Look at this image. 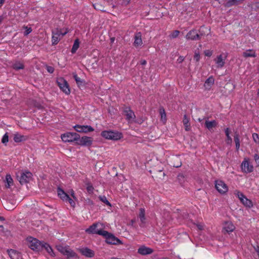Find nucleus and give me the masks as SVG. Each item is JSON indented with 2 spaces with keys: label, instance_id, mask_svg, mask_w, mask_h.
Instances as JSON below:
<instances>
[{
  "label": "nucleus",
  "instance_id": "obj_49",
  "mask_svg": "<svg viewBox=\"0 0 259 259\" xmlns=\"http://www.w3.org/2000/svg\"><path fill=\"white\" fill-rule=\"evenodd\" d=\"M47 70L49 73H53V72L54 71V68L52 66H47Z\"/></svg>",
  "mask_w": 259,
  "mask_h": 259
},
{
  "label": "nucleus",
  "instance_id": "obj_1",
  "mask_svg": "<svg viewBox=\"0 0 259 259\" xmlns=\"http://www.w3.org/2000/svg\"><path fill=\"white\" fill-rule=\"evenodd\" d=\"M101 136L105 139L112 141L119 140L123 137L121 133L112 130L102 131Z\"/></svg>",
  "mask_w": 259,
  "mask_h": 259
},
{
  "label": "nucleus",
  "instance_id": "obj_30",
  "mask_svg": "<svg viewBox=\"0 0 259 259\" xmlns=\"http://www.w3.org/2000/svg\"><path fill=\"white\" fill-rule=\"evenodd\" d=\"M5 182L6 183L5 186L7 188H10V187L13 186L14 184L13 180L9 174H7L6 175Z\"/></svg>",
  "mask_w": 259,
  "mask_h": 259
},
{
  "label": "nucleus",
  "instance_id": "obj_60",
  "mask_svg": "<svg viewBox=\"0 0 259 259\" xmlns=\"http://www.w3.org/2000/svg\"><path fill=\"white\" fill-rule=\"evenodd\" d=\"M0 227L3 228V226H0Z\"/></svg>",
  "mask_w": 259,
  "mask_h": 259
},
{
  "label": "nucleus",
  "instance_id": "obj_25",
  "mask_svg": "<svg viewBox=\"0 0 259 259\" xmlns=\"http://www.w3.org/2000/svg\"><path fill=\"white\" fill-rule=\"evenodd\" d=\"M242 56L245 58L252 57L254 58L256 56L255 51L253 49H249L244 51L242 53Z\"/></svg>",
  "mask_w": 259,
  "mask_h": 259
},
{
  "label": "nucleus",
  "instance_id": "obj_5",
  "mask_svg": "<svg viewBox=\"0 0 259 259\" xmlns=\"http://www.w3.org/2000/svg\"><path fill=\"white\" fill-rule=\"evenodd\" d=\"M79 135L76 133L67 132L61 136L62 140L65 143L77 142L79 139Z\"/></svg>",
  "mask_w": 259,
  "mask_h": 259
},
{
  "label": "nucleus",
  "instance_id": "obj_59",
  "mask_svg": "<svg viewBox=\"0 0 259 259\" xmlns=\"http://www.w3.org/2000/svg\"><path fill=\"white\" fill-rule=\"evenodd\" d=\"M2 18L1 17H0V22L2 21Z\"/></svg>",
  "mask_w": 259,
  "mask_h": 259
},
{
  "label": "nucleus",
  "instance_id": "obj_12",
  "mask_svg": "<svg viewBox=\"0 0 259 259\" xmlns=\"http://www.w3.org/2000/svg\"><path fill=\"white\" fill-rule=\"evenodd\" d=\"M18 180L21 184H24L29 182L32 179V174L29 171H25L21 172L20 176H17Z\"/></svg>",
  "mask_w": 259,
  "mask_h": 259
},
{
  "label": "nucleus",
  "instance_id": "obj_28",
  "mask_svg": "<svg viewBox=\"0 0 259 259\" xmlns=\"http://www.w3.org/2000/svg\"><path fill=\"white\" fill-rule=\"evenodd\" d=\"M57 194L59 198L64 201L66 200V199H67L68 198L69 195L66 192H65V191L63 189H62L60 188H58Z\"/></svg>",
  "mask_w": 259,
  "mask_h": 259
},
{
  "label": "nucleus",
  "instance_id": "obj_54",
  "mask_svg": "<svg viewBox=\"0 0 259 259\" xmlns=\"http://www.w3.org/2000/svg\"><path fill=\"white\" fill-rule=\"evenodd\" d=\"M140 63L142 65H145L147 64V61L145 60H141Z\"/></svg>",
  "mask_w": 259,
  "mask_h": 259
},
{
  "label": "nucleus",
  "instance_id": "obj_11",
  "mask_svg": "<svg viewBox=\"0 0 259 259\" xmlns=\"http://www.w3.org/2000/svg\"><path fill=\"white\" fill-rule=\"evenodd\" d=\"M215 188L218 192L222 195L226 194L229 190L227 185L222 180L215 181Z\"/></svg>",
  "mask_w": 259,
  "mask_h": 259
},
{
  "label": "nucleus",
  "instance_id": "obj_15",
  "mask_svg": "<svg viewBox=\"0 0 259 259\" xmlns=\"http://www.w3.org/2000/svg\"><path fill=\"white\" fill-rule=\"evenodd\" d=\"M73 128L78 133H88L94 131V128L90 125H81L76 124L73 126Z\"/></svg>",
  "mask_w": 259,
  "mask_h": 259
},
{
  "label": "nucleus",
  "instance_id": "obj_45",
  "mask_svg": "<svg viewBox=\"0 0 259 259\" xmlns=\"http://www.w3.org/2000/svg\"><path fill=\"white\" fill-rule=\"evenodd\" d=\"M73 77L77 84L81 83V79L77 76L76 73L73 74Z\"/></svg>",
  "mask_w": 259,
  "mask_h": 259
},
{
  "label": "nucleus",
  "instance_id": "obj_8",
  "mask_svg": "<svg viewBox=\"0 0 259 259\" xmlns=\"http://www.w3.org/2000/svg\"><path fill=\"white\" fill-rule=\"evenodd\" d=\"M104 233V235H102V236L104 237L106 239V242L108 244H122V242L117 238L115 237L112 234L106 231H105Z\"/></svg>",
  "mask_w": 259,
  "mask_h": 259
},
{
  "label": "nucleus",
  "instance_id": "obj_37",
  "mask_svg": "<svg viewBox=\"0 0 259 259\" xmlns=\"http://www.w3.org/2000/svg\"><path fill=\"white\" fill-rule=\"evenodd\" d=\"M22 28V29L25 30V31L23 32V34L24 36H27V35L30 34L32 31L31 27H28V26L23 25Z\"/></svg>",
  "mask_w": 259,
  "mask_h": 259
},
{
  "label": "nucleus",
  "instance_id": "obj_20",
  "mask_svg": "<svg viewBox=\"0 0 259 259\" xmlns=\"http://www.w3.org/2000/svg\"><path fill=\"white\" fill-rule=\"evenodd\" d=\"M153 251L152 249L145 246L140 247L138 250V252L141 255L150 254H151Z\"/></svg>",
  "mask_w": 259,
  "mask_h": 259
},
{
  "label": "nucleus",
  "instance_id": "obj_46",
  "mask_svg": "<svg viewBox=\"0 0 259 259\" xmlns=\"http://www.w3.org/2000/svg\"><path fill=\"white\" fill-rule=\"evenodd\" d=\"M200 59V56L199 53H195L194 56V59L196 62H199Z\"/></svg>",
  "mask_w": 259,
  "mask_h": 259
},
{
  "label": "nucleus",
  "instance_id": "obj_13",
  "mask_svg": "<svg viewBox=\"0 0 259 259\" xmlns=\"http://www.w3.org/2000/svg\"><path fill=\"white\" fill-rule=\"evenodd\" d=\"M241 168L242 171L245 173H250L253 171V167L252 165L250 163L248 158H244L242 161Z\"/></svg>",
  "mask_w": 259,
  "mask_h": 259
},
{
  "label": "nucleus",
  "instance_id": "obj_58",
  "mask_svg": "<svg viewBox=\"0 0 259 259\" xmlns=\"http://www.w3.org/2000/svg\"><path fill=\"white\" fill-rule=\"evenodd\" d=\"M5 218L4 217L0 216V221H5Z\"/></svg>",
  "mask_w": 259,
  "mask_h": 259
},
{
  "label": "nucleus",
  "instance_id": "obj_39",
  "mask_svg": "<svg viewBox=\"0 0 259 259\" xmlns=\"http://www.w3.org/2000/svg\"><path fill=\"white\" fill-rule=\"evenodd\" d=\"M180 33V32L179 30H174L171 32L169 36L170 38H175L179 36Z\"/></svg>",
  "mask_w": 259,
  "mask_h": 259
},
{
  "label": "nucleus",
  "instance_id": "obj_35",
  "mask_svg": "<svg viewBox=\"0 0 259 259\" xmlns=\"http://www.w3.org/2000/svg\"><path fill=\"white\" fill-rule=\"evenodd\" d=\"M225 133L226 136L227 137V144H231L232 142V139L231 136H230V129L228 127L226 128L225 130Z\"/></svg>",
  "mask_w": 259,
  "mask_h": 259
},
{
  "label": "nucleus",
  "instance_id": "obj_2",
  "mask_svg": "<svg viewBox=\"0 0 259 259\" xmlns=\"http://www.w3.org/2000/svg\"><path fill=\"white\" fill-rule=\"evenodd\" d=\"M104 226L100 223L93 224L89 228L85 230V232L89 234H98L102 236L104 235L105 230H104Z\"/></svg>",
  "mask_w": 259,
  "mask_h": 259
},
{
  "label": "nucleus",
  "instance_id": "obj_29",
  "mask_svg": "<svg viewBox=\"0 0 259 259\" xmlns=\"http://www.w3.org/2000/svg\"><path fill=\"white\" fill-rule=\"evenodd\" d=\"M183 123L184 124L185 129L186 131H189L191 130V126L189 121V118L186 115L184 116Z\"/></svg>",
  "mask_w": 259,
  "mask_h": 259
},
{
  "label": "nucleus",
  "instance_id": "obj_14",
  "mask_svg": "<svg viewBox=\"0 0 259 259\" xmlns=\"http://www.w3.org/2000/svg\"><path fill=\"white\" fill-rule=\"evenodd\" d=\"M142 35L141 32H138L135 33L134 36V42L133 46L136 48H141L143 45L142 40Z\"/></svg>",
  "mask_w": 259,
  "mask_h": 259
},
{
  "label": "nucleus",
  "instance_id": "obj_18",
  "mask_svg": "<svg viewBox=\"0 0 259 259\" xmlns=\"http://www.w3.org/2000/svg\"><path fill=\"white\" fill-rule=\"evenodd\" d=\"M227 56L223 54L218 55L214 60L215 64H217V68H222L225 64V60Z\"/></svg>",
  "mask_w": 259,
  "mask_h": 259
},
{
  "label": "nucleus",
  "instance_id": "obj_23",
  "mask_svg": "<svg viewBox=\"0 0 259 259\" xmlns=\"http://www.w3.org/2000/svg\"><path fill=\"white\" fill-rule=\"evenodd\" d=\"M218 124V122L215 120H212L211 121L207 120L205 122V126L209 131H211L213 128H215L217 126Z\"/></svg>",
  "mask_w": 259,
  "mask_h": 259
},
{
  "label": "nucleus",
  "instance_id": "obj_38",
  "mask_svg": "<svg viewBox=\"0 0 259 259\" xmlns=\"http://www.w3.org/2000/svg\"><path fill=\"white\" fill-rule=\"evenodd\" d=\"M99 199L102 201L103 202V203H104L105 204H106L107 205L110 206V207H111V203L108 201V200L107 199V198L106 197V196H100L99 197Z\"/></svg>",
  "mask_w": 259,
  "mask_h": 259
},
{
  "label": "nucleus",
  "instance_id": "obj_17",
  "mask_svg": "<svg viewBox=\"0 0 259 259\" xmlns=\"http://www.w3.org/2000/svg\"><path fill=\"white\" fill-rule=\"evenodd\" d=\"M123 112L127 121H132L135 119L136 117L135 113L131 109L130 107L127 106L124 107Z\"/></svg>",
  "mask_w": 259,
  "mask_h": 259
},
{
  "label": "nucleus",
  "instance_id": "obj_34",
  "mask_svg": "<svg viewBox=\"0 0 259 259\" xmlns=\"http://www.w3.org/2000/svg\"><path fill=\"white\" fill-rule=\"evenodd\" d=\"M80 41L78 38L76 39L74 41L72 48L71 49V53L72 54H74L76 53V51L78 50L79 47Z\"/></svg>",
  "mask_w": 259,
  "mask_h": 259
},
{
  "label": "nucleus",
  "instance_id": "obj_48",
  "mask_svg": "<svg viewBox=\"0 0 259 259\" xmlns=\"http://www.w3.org/2000/svg\"><path fill=\"white\" fill-rule=\"evenodd\" d=\"M254 160H255L256 163L258 166L259 165V155L257 154H255L254 155Z\"/></svg>",
  "mask_w": 259,
  "mask_h": 259
},
{
  "label": "nucleus",
  "instance_id": "obj_42",
  "mask_svg": "<svg viewBox=\"0 0 259 259\" xmlns=\"http://www.w3.org/2000/svg\"><path fill=\"white\" fill-rule=\"evenodd\" d=\"M74 199L71 198L69 196L67 199H66V200L64 201H68L70 204V206L72 207H74L75 206V202L74 201Z\"/></svg>",
  "mask_w": 259,
  "mask_h": 259
},
{
  "label": "nucleus",
  "instance_id": "obj_27",
  "mask_svg": "<svg viewBox=\"0 0 259 259\" xmlns=\"http://www.w3.org/2000/svg\"><path fill=\"white\" fill-rule=\"evenodd\" d=\"M159 112L160 116V121L163 124H165L167 121V117L164 109L163 107H160L159 109Z\"/></svg>",
  "mask_w": 259,
  "mask_h": 259
},
{
  "label": "nucleus",
  "instance_id": "obj_44",
  "mask_svg": "<svg viewBox=\"0 0 259 259\" xmlns=\"http://www.w3.org/2000/svg\"><path fill=\"white\" fill-rule=\"evenodd\" d=\"M204 54L205 56L210 57L212 56V55L213 54V52H212V51H211L209 50H207L204 52Z\"/></svg>",
  "mask_w": 259,
  "mask_h": 259
},
{
  "label": "nucleus",
  "instance_id": "obj_47",
  "mask_svg": "<svg viewBox=\"0 0 259 259\" xmlns=\"http://www.w3.org/2000/svg\"><path fill=\"white\" fill-rule=\"evenodd\" d=\"M69 193H70L71 196L72 197L73 199H74L75 200H77V198L75 196V192L73 189H71L69 191Z\"/></svg>",
  "mask_w": 259,
  "mask_h": 259
},
{
  "label": "nucleus",
  "instance_id": "obj_24",
  "mask_svg": "<svg viewBox=\"0 0 259 259\" xmlns=\"http://www.w3.org/2000/svg\"><path fill=\"white\" fill-rule=\"evenodd\" d=\"M13 139L15 142L19 143L26 141L27 139V137L18 133H16L13 135Z\"/></svg>",
  "mask_w": 259,
  "mask_h": 259
},
{
  "label": "nucleus",
  "instance_id": "obj_51",
  "mask_svg": "<svg viewBox=\"0 0 259 259\" xmlns=\"http://www.w3.org/2000/svg\"><path fill=\"white\" fill-rule=\"evenodd\" d=\"M197 227L199 230H202L204 229V225L203 224H198L197 225Z\"/></svg>",
  "mask_w": 259,
  "mask_h": 259
},
{
  "label": "nucleus",
  "instance_id": "obj_57",
  "mask_svg": "<svg viewBox=\"0 0 259 259\" xmlns=\"http://www.w3.org/2000/svg\"><path fill=\"white\" fill-rule=\"evenodd\" d=\"M110 40L111 42H113L115 40V37H113L110 38Z\"/></svg>",
  "mask_w": 259,
  "mask_h": 259
},
{
  "label": "nucleus",
  "instance_id": "obj_21",
  "mask_svg": "<svg viewBox=\"0 0 259 259\" xmlns=\"http://www.w3.org/2000/svg\"><path fill=\"white\" fill-rule=\"evenodd\" d=\"M79 251L82 255L88 257H92L95 254L93 250L87 247L80 249Z\"/></svg>",
  "mask_w": 259,
  "mask_h": 259
},
{
  "label": "nucleus",
  "instance_id": "obj_9",
  "mask_svg": "<svg viewBox=\"0 0 259 259\" xmlns=\"http://www.w3.org/2000/svg\"><path fill=\"white\" fill-rule=\"evenodd\" d=\"M57 83L60 90L66 95L70 93V90L67 81L63 77H59L57 79Z\"/></svg>",
  "mask_w": 259,
  "mask_h": 259
},
{
  "label": "nucleus",
  "instance_id": "obj_40",
  "mask_svg": "<svg viewBox=\"0 0 259 259\" xmlns=\"http://www.w3.org/2000/svg\"><path fill=\"white\" fill-rule=\"evenodd\" d=\"M9 141V135L8 133H6L3 137L2 139V142L5 145H7V143Z\"/></svg>",
  "mask_w": 259,
  "mask_h": 259
},
{
  "label": "nucleus",
  "instance_id": "obj_6",
  "mask_svg": "<svg viewBox=\"0 0 259 259\" xmlns=\"http://www.w3.org/2000/svg\"><path fill=\"white\" fill-rule=\"evenodd\" d=\"M222 232L224 234H230L236 229L234 224L230 221H224L222 223Z\"/></svg>",
  "mask_w": 259,
  "mask_h": 259
},
{
  "label": "nucleus",
  "instance_id": "obj_52",
  "mask_svg": "<svg viewBox=\"0 0 259 259\" xmlns=\"http://www.w3.org/2000/svg\"><path fill=\"white\" fill-rule=\"evenodd\" d=\"M131 1V0H122V5H123L124 6H127V5H128L130 4Z\"/></svg>",
  "mask_w": 259,
  "mask_h": 259
},
{
  "label": "nucleus",
  "instance_id": "obj_4",
  "mask_svg": "<svg viewBox=\"0 0 259 259\" xmlns=\"http://www.w3.org/2000/svg\"><path fill=\"white\" fill-rule=\"evenodd\" d=\"M27 244L28 247L33 250H38L41 247L43 243L32 237H28L26 238Z\"/></svg>",
  "mask_w": 259,
  "mask_h": 259
},
{
  "label": "nucleus",
  "instance_id": "obj_31",
  "mask_svg": "<svg viewBox=\"0 0 259 259\" xmlns=\"http://www.w3.org/2000/svg\"><path fill=\"white\" fill-rule=\"evenodd\" d=\"M41 248H44L48 253L52 256H55V254L52 247L47 243H42Z\"/></svg>",
  "mask_w": 259,
  "mask_h": 259
},
{
  "label": "nucleus",
  "instance_id": "obj_41",
  "mask_svg": "<svg viewBox=\"0 0 259 259\" xmlns=\"http://www.w3.org/2000/svg\"><path fill=\"white\" fill-rule=\"evenodd\" d=\"M252 139L254 142L257 144H259V136L256 133H253L252 135Z\"/></svg>",
  "mask_w": 259,
  "mask_h": 259
},
{
  "label": "nucleus",
  "instance_id": "obj_16",
  "mask_svg": "<svg viewBox=\"0 0 259 259\" xmlns=\"http://www.w3.org/2000/svg\"><path fill=\"white\" fill-rule=\"evenodd\" d=\"M93 139L91 137L83 136L77 141L76 144L80 146H90L92 144Z\"/></svg>",
  "mask_w": 259,
  "mask_h": 259
},
{
  "label": "nucleus",
  "instance_id": "obj_43",
  "mask_svg": "<svg viewBox=\"0 0 259 259\" xmlns=\"http://www.w3.org/2000/svg\"><path fill=\"white\" fill-rule=\"evenodd\" d=\"M94 188L91 183H88L87 185V190L89 193H93Z\"/></svg>",
  "mask_w": 259,
  "mask_h": 259
},
{
  "label": "nucleus",
  "instance_id": "obj_56",
  "mask_svg": "<svg viewBox=\"0 0 259 259\" xmlns=\"http://www.w3.org/2000/svg\"><path fill=\"white\" fill-rule=\"evenodd\" d=\"M5 0H0V7L2 6V5L4 4Z\"/></svg>",
  "mask_w": 259,
  "mask_h": 259
},
{
  "label": "nucleus",
  "instance_id": "obj_53",
  "mask_svg": "<svg viewBox=\"0 0 259 259\" xmlns=\"http://www.w3.org/2000/svg\"><path fill=\"white\" fill-rule=\"evenodd\" d=\"M184 60V58L183 56H180L177 59V61L179 63H181Z\"/></svg>",
  "mask_w": 259,
  "mask_h": 259
},
{
  "label": "nucleus",
  "instance_id": "obj_50",
  "mask_svg": "<svg viewBox=\"0 0 259 259\" xmlns=\"http://www.w3.org/2000/svg\"><path fill=\"white\" fill-rule=\"evenodd\" d=\"M234 141L235 143H240L239 136L238 134H236L234 136Z\"/></svg>",
  "mask_w": 259,
  "mask_h": 259
},
{
  "label": "nucleus",
  "instance_id": "obj_10",
  "mask_svg": "<svg viewBox=\"0 0 259 259\" xmlns=\"http://www.w3.org/2000/svg\"><path fill=\"white\" fill-rule=\"evenodd\" d=\"M234 194L238 197L239 199L245 206L248 208H251L253 206V203L251 200L246 198V196L239 191L236 190L234 192Z\"/></svg>",
  "mask_w": 259,
  "mask_h": 259
},
{
  "label": "nucleus",
  "instance_id": "obj_32",
  "mask_svg": "<svg viewBox=\"0 0 259 259\" xmlns=\"http://www.w3.org/2000/svg\"><path fill=\"white\" fill-rule=\"evenodd\" d=\"M12 68L16 70L23 69L24 68V64L20 61H16L12 65Z\"/></svg>",
  "mask_w": 259,
  "mask_h": 259
},
{
  "label": "nucleus",
  "instance_id": "obj_7",
  "mask_svg": "<svg viewBox=\"0 0 259 259\" xmlns=\"http://www.w3.org/2000/svg\"><path fill=\"white\" fill-rule=\"evenodd\" d=\"M58 250L67 258L76 257L77 254L69 246L58 245L57 246Z\"/></svg>",
  "mask_w": 259,
  "mask_h": 259
},
{
  "label": "nucleus",
  "instance_id": "obj_55",
  "mask_svg": "<svg viewBox=\"0 0 259 259\" xmlns=\"http://www.w3.org/2000/svg\"><path fill=\"white\" fill-rule=\"evenodd\" d=\"M235 145H236V150H238L240 148V143H235Z\"/></svg>",
  "mask_w": 259,
  "mask_h": 259
},
{
  "label": "nucleus",
  "instance_id": "obj_26",
  "mask_svg": "<svg viewBox=\"0 0 259 259\" xmlns=\"http://www.w3.org/2000/svg\"><path fill=\"white\" fill-rule=\"evenodd\" d=\"M8 252L11 259H19L21 257V254L15 250H8Z\"/></svg>",
  "mask_w": 259,
  "mask_h": 259
},
{
  "label": "nucleus",
  "instance_id": "obj_22",
  "mask_svg": "<svg viewBox=\"0 0 259 259\" xmlns=\"http://www.w3.org/2000/svg\"><path fill=\"white\" fill-rule=\"evenodd\" d=\"M214 83V79L212 76L209 77L205 81L204 87L206 90H210Z\"/></svg>",
  "mask_w": 259,
  "mask_h": 259
},
{
  "label": "nucleus",
  "instance_id": "obj_19",
  "mask_svg": "<svg viewBox=\"0 0 259 259\" xmlns=\"http://www.w3.org/2000/svg\"><path fill=\"white\" fill-rule=\"evenodd\" d=\"M186 38L187 39L197 40L200 39V36L195 29H192L188 32L186 36Z\"/></svg>",
  "mask_w": 259,
  "mask_h": 259
},
{
  "label": "nucleus",
  "instance_id": "obj_3",
  "mask_svg": "<svg viewBox=\"0 0 259 259\" xmlns=\"http://www.w3.org/2000/svg\"><path fill=\"white\" fill-rule=\"evenodd\" d=\"M69 30L67 28H63L61 29L57 28L52 31V42L53 45H57L61 36H63L68 32Z\"/></svg>",
  "mask_w": 259,
  "mask_h": 259
},
{
  "label": "nucleus",
  "instance_id": "obj_36",
  "mask_svg": "<svg viewBox=\"0 0 259 259\" xmlns=\"http://www.w3.org/2000/svg\"><path fill=\"white\" fill-rule=\"evenodd\" d=\"M243 1V0H229L227 2L226 6L227 7H230L233 5L238 4L239 2H242Z\"/></svg>",
  "mask_w": 259,
  "mask_h": 259
},
{
  "label": "nucleus",
  "instance_id": "obj_33",
  "mask_svg": "<svg viewBox=\"0 0 259 259\" xmlns=\"http://www.w3.org/2000/svg\"><path fill=\"white\" fill-rule=\"evenodd\" d=\"M139 217L140 219L141 222L142 223H145L146 218H145V210L144 208H141L140 209Z\"/></svg>",
  "mask_w": 259,
  "mask_h": 259
}]
</instances>
